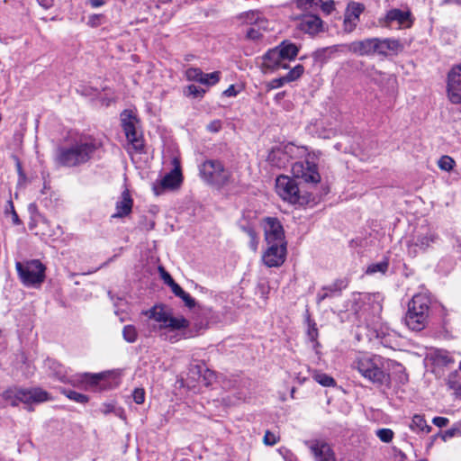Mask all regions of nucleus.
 <instances>
[{"instance_id":"1","label":"nucleus","mask_w":461,"mask_h":461,"mask_svg":"<svg viewBox=\"0 0 461 461\" xmlns=\"http://www.w3.org/2000/svg\"><path fill=\"white\" fill-rule=\"evenodd\" d=\"M294 177L287 176H279L276 181V189L279 196L293 204L303 205L309 201V198L301 194L297 179H301L306 184L316 185L321 181V175L318 172L317 166L308 160L304 162H296L292 167Z\"/></svg>"},{"instance_id":"2","label":"nucleus","mask_w":461,"mask_h":461,"mask_svg":"<svg viewBox=\"0 0 461 461\" xmlns=\"http://www.w3.org/2000/svg\"><path fill=\"white\" fill-rule=\"evenodd\" d=\"M102 142L92 136H80L56 149L55 161L62 167H74L87 163Z\"/></svg>"},{"instance_id":"3","label":"nucleus","mask_w":461,"mask_h":461,"mask_svg":"<svg viewBox=\"0 0 461 461\" xmlns=\"http://www.w3.org/2000/svg\"><path fill=\"white\" fill-rule=\"evenodd\" d=\"M351 366L366 380L375 385L388 386L391 383L390 374L384 370V358L379 355H358Z\"/></svg>"},{"instance_id":"4","label":"nucleus","mask_w":461,"mask_h":461,"mask_svg":"<svg viewBox=\"0 0 461 461\" xmlns=\"http://www.w3.org/2000/svg\"><path fill=\"white\" fill-rule=\"evenodd\" d=\"M142 314L160 323V330L167 329L172 331H181L182 337L185 339L192 338L198 333L197 330L193 332L192 330L188 329L190 322L187 319L183 316H173L171 311L164 304H155L149 310L142 312Z\"/></svg>"},{"instance_id":"5","label":"nucleus","mask_w":461,"mask_h":461,"mask_svg":"<svg viewBox=\"0 0 461 461\" xmlns=\"http://www.w3.org/2000/svg\"><path fill=\"white\" fill-rule=\"evenodd\" d=\"M3 397L5 401L9 402L12 406H17L20 402L31 405L32 403L37 404L51 400L50 393L40 387L10 388L4 392Z\"/></svg>"},{"instance_id":"6","label":"nucleus","mask_w":461,"mask_h":461,"mask_svg":"<svg viewBox=\"0 0 461 461\" xmlns=\"http://www.w3.org/2000/svg\"><path fill=\"white\" fill-rule=\"evenodd\" d=\"M15 267L21 281L26 286L40 285L45 279L46 267L38 259L25 263L16 262Z\"/></svg>"},{"instance_id":"7","label":"nucleus","mask_w":461,"mask_h":461,"mask_svg":"<svg viewBox=\"0 0 461 461\" xmlns=\"http://www.w3.org/2000/svg\"><path fill=\"white\" fill-rule=\"evenodd\" d=\"M201 177L210 185L222 186L229 183L230 172L227 170L219 160H205L199 167Z\"/></svg>"},{"instance_id":"8","label":"nucleus","mask_w":461,"mask_h":461,"mask_svg":"<svg viewBox=\"0 0 461 461\" xmlns=\"http://www.w3.org/2000/svg\"><path fill=\"white\" fill-rule=\"evenodd\" d=\"M121 122L127 140L132 145L136 151L141 152L144 145L141 135L137 131V117L132 112L125 110L121 114Z\"/></svg>"},{"instance_id":"9","label":"nucleus","mask_w":461,"mask_h":461,"mask_svg":"<svg viewBox=\"0 0 461 461\" xmlns=\"http://www.w3.org/2000/svg\"><path fill=\"white\" fill-rule=\"evenodd\" d=\"M174 168L161 179L158 186H154L155 194L159 195L166 189H175L180 185L183 177L180 163L177 158L173 159Z\"/></svg>"},{"instance_id":"10","label":"nucleus","mask_w":461,"mask_h":461,"mask_svg":"<svg viewBox=\"0 0 461 461\" xmlns=\"http://www.w3.org/2000/svg\"><path fill=\"white\" fill-rule=\"evenodd\" d=\"M447 91L451 103L461 104V64L454 66L449 71Z\"/></svg>"},{"instance_id":"11","label":"nucleus","mask_w":461,"mask_h":461,"mask_svg":"<svg viewBox=\"0 0 461 461\" xmlns=\"http://www.w3.org/2000/svg\"><path fill=\"white\" fill-rule=\"evenodd\" d=\"M348 51L358 56L379 55V38H368L352 41L347 45Z\"/></svg>"},{"instance_id":"12","label":"nucleus","mask_w":461,"mask_h":461,"mask_svg":"<svg viewBox=\"0 0 461 461\" xmlns=\"http://www.w3.org/2000/svg\"><path fill=\"white\" fill-rule=\"evenodd\" d=\"M268 248L263 254V261L268 267L281 266L286 256V244L267 243Z\"/></svg>"},{"instance_id":"13","label":"nucleus","mask_w":461,"mask_h":461,"mask_svg":"<svg viewBox=\"0 0 461 461\" xmlns=\"http://www.w3.org/2000/svg\"><path fill=\"white\" fill-rule=\"evenodd\" d=\"M267 243L286 244L283 226L276 218L267 217L264 225Z\"/></svg>"},{"instance_id":"14","label":"nucleus","mask_w":461,"mask_h":461,"mask_svg":"<svg viewBox=\"0 0 461 461\" xmlns=\"http://www.w3.org/2000/svg\"><path fill=\"white\" fill-rule=\"evenodd\" d=\"M305 444L311 449L316 461H336V456L331 447L321 439L306 441Z\"/></svg>"},{"instance_id":"15","label":"nucleus","mask_w":461,"mask_h":461,"mask_svg":"<svg viewBox=\"0 0 461 461\" xmlns=\"http://www.w3.org/2000/svg\"><path fill=\"white\" fill-rule=\"evenodd\" d=\"M263 66L271 70L278 68H288V64L285 61L283 57L280 55V51L276 46L273 49L268 50L263 56Z\"/></svg>"},{"instance_id":"16","label":"nucleus","mask_w":461,"mask_h":461,"mask_svg":"<svg viewBox=\"0 0 461 461\" xmlns=\"http://www.w3.org/2000/svg\"><path fill=\"white\" fill-rule=\"evenodd\" d=\"M347 287V283L342 279H337L332 284L323 286L316 295V303L320 304L330 297L339 296L341 291Z\"/></svg>"},{"instance_id":"17","label":"nucleus","mask_w":461,"mask_h":461,"mask_svg":"<svg viewBox=\"0 0 461 461\" xmlns=\"http://www.w3.org/2000/svg\"><path fill=\"white\" fill-rule=\"evenodd\" d=\"M104 374L91 375L88 373L68 376L66 374V381L61 383L69 384L74 387L81 388L85 384H97L99 381L104 377Z\"/></svg>"},{"instance_id":"18","label":"nucleus","mask_w":461,"mask_h":461,"mask_svg":"<svg viewBox=\"0 0 461 461\" xmlns=\"http://www.w3.org/2000/svg\"><path fill=\"white\" fill-rule=\"evenodd\" d=\"M425 359L435 366H447L454 363L453 357L447 350L432 348L427 354Z\"/></svg>"},{"instance_id":"19","label":"nucleus","mask_w":461,"mask_h":461,"mask_svg":"<svg viewBox=\"0 0 461 461\" xmlns=\"http://www.w3.org/2000/svg\"><path fill=\"white\" fill-rule=\"evenodd\" d=\"M298 27L305 33L315 34L321 31L322 21L316 14H305L301 18Z\"/></svg>"},{"instance_id":"20","label":"nucleus","mask_w":461,"mask_h":461,"mask_svg":"<svg viewBox=\"0 0 461 461\" xmlns=\"http://www.w3.org/2000/svg\"><path fill=\"white\" fill-rule=\"evenodd\" d=\"M404 322L409 329L415 331H420L426 327L428 317L427 315H422L417 312L408 309V312L404 317Z\"/></svg>"},{"instance_id":"21","label":"nucleus","mask_w":461,"mask_h":461,"mask_svg":"<svg viewBox=\"0 0 461 461\" xmlns=\"http://www.w3.org/2000/svg\"><path fill=\"white\" fill-rule=\"evenodd\" d=\"M133 201L131 197L129 190L122 193L121 200L116 203V212L113 214V218H122L131 213Z\"/></svg>"},{"instance_id":"22","label":"nucleus","mask_w":461,"mask_h":461,"mask_svg":"<svg viewBox=\"0 0 461 461\" xmlns=\"http://www.w3.org/2000/svg\"><path fill=\"white\" fill-rule=\"evenodd\" d=\"M404 49L403 43L400 40L386 38L379 39V55L387 56L389 52L399 53Z\"/></svg>"},{"instance_id":"23","label":"nucleus","mask_w":461,"mask_h":461,"mask_svg":"<svg viewBox=\"0 0 461 461\" xmlns=\"http://www.w3.org/2000/svg\"><path fill=\"white\" fill-rule=\"evenodd\" d=\"M408 309L429 317V299L423 294H416L409 303Z\"/></svg>"},{"instance_id":"24","label":"nucleus","mask_w":461,"mask_h":461,"mask_svg":"<svg viewBox=\"0 0 461 461\" xmlns=\"http://www.w3.org/2000/svg\"><path fill=\"white\" fill-rule=\"evenodd\" d=\"M276 47L285 62L294 59L300 50L299 46L288 40L281 41Z\"/></svg>"},{"instance_id":"25","label":"nucleus","mask_w":461,"mask_h":461,"mask_svg":"<svg viewBox=\"0 0 461 461\" xmlns=\"http://www.w3.org/2000/svg\"><path fill=\"white\" fill-rule=\"evenodd\" d=\"M45 366L49 370V375L56 378L57 380L62 382L66 381V367L52 358H48L45 361Z\"/></svg>"},{"instance_id":"26","label":"nucleus","mask_w":461,"mask_h":461,"mask_svg":"<svg viewBox=\"0 0 461 461\" xmlns=\"http://www.w3.org/2000/svg\"><path fill=\"white\" fill-rule=\"evenodd\" d=\"M307 131L310 134L321 139H330L335 134L334 130L326 129L323 126L322 121H316L314 122H312L307 127Z\"/></svg>"},{"instance_id":"27","label":"nucleus","mask_w":461,"mask_h":461,"mask_svg":"<svg viewBox=\"0 0 461 461\" xmlns=\"http://www.w3.org/2000/svg\"><path fill=\"white\" fill-rule=\"evenodd\" d=\"M410 429L416 433L423 434H429L432 429L431 426L427 424L424 417L420 414H415L412 417Z\"/></svg>"},{"instance_id":"28","label":"nucleus","mask_w":461,"mask_h":461,"mask_svg":"<svg viewBox=\"0 0 461 461\" xmlns=\"http://www.w3.org/2000/svg\"><path fill=\"white\" fill-rule=\"evenodd\" d=\"M438 237L435 232L429 231L425 234H420L417 236L415 246L419 247L420 249L425 250L432 243H435L438 240Z\"/></svg>"},{"instance_id":"29","label":"nucleus","mask_w":461,"mask_h":461,"mask_svg":"<svg viewBox=\"0 0 461 461\" xmlns=\"http://www.w3.org/2000/svg\"><path fill=\"white\" fill-rule=\"evenodd\" d=\"M365 6L361 3L351 2L348 4L346 12L345 18H349L350 20H354L359 22L360 14L364 12Z\"/></svg>"},{"instance_id":"30","label":"nucleus","mask_w":461,"mask_h":461,"mask_svg":"<svg viewBox=\"0 0 461 461\" xmlns=\"http://www.w3.org/2000/svg\"><path fill=\"white\" fill-rule=\"evenodd\" d=\"M410 19V13L400 9H392L386 14V21L389 23L397 22L399 25H403Z\"/></svg>"},{"instance_id":"31","label":"nucleus","mask_w":461,"mask_h":461,"mask_svg":"<svg viewBox=\"0 0 461 461\" xmlns=\"http://www.w3.org/2000/svg\"><path fill=\"white\" fill-rule=\"evenodd\" d=\"M59 392L66 395L69 400L79 402V403H86L89 401V398L87 395L83 394L81 393H77L73 390L66 389L63 387L59 388Z\"/></svg>"},{"instance_id":"32","label":"nucleus","mask_w":461,"mask_h":461,"mask_svg":"<svg viewBox=\"0 0 461 461\" xmlns=\"http://www.w3.org/2000/svg\"><path fill=\"white\" fill-rule=\"evenodd\" d=\"M388 267H389V260H388V258H385L380 262L370 264L367 267L366 273L367 275H373L375 273L385 274L388 270Z\"/></svg>"},{"instance_id":"33","label":"nucleus","mask_w":461,"mask_h":461,"mask_svg":"<svg viewBox=\"0 0 461 461\" xmlns=\"http://www.w3.org/2000/svg\"><path fill=\"white\" fill-rule=\"evenodd\" d=\"M337 50L335 46L321 48L313 52V58L316 61L323 62Z\"/></svg>"},{"instance_id":"34","label":"nucleus","mask_w":461,"mask_h":461,"mask_svg":"<svg viewBox=\"0 0 461 461\" xmlns=\"http://www.w3.org/2000/svg\"><path fill=\"white\" fill-rule=\"evenodd\" d=\"M448 387L455 391L456 394H459L461 391L460 375L457 370L452 372L447 382Z\"/></svg>"},{"instance_id":"35","label":"nucleus","mask_w":461,"mask_h":461,"mask_svg":"<svg viewBox=\"0 0 461 461\" xmlns=\"http://www.w3.org/2000/svg\"><path fill=\"white\" fill-rule=\"evenodd\" d=\"M298 9L310 11L315 9L322 3V0H293Z\"/></svg>"},{"instance_id":"36","label":"nucleus","mask_w":461,"mask_h":461,"mask_svg":"<svg viewBox=\"0 0 461 461\" xmlns=\"http://www.w3.org/2000/svg\"><path fill=\"white\" fill-rule=\"evenodd\" d=\"M122 337L128 343H134L138 339V331L133 325H125L122 329Z\"/></svg>"},{"instance_id":"37","label":"nucleus","mask_w":461,"mask_h":461,"mask_svg":"<svg viewBox=\"0 0 461 461\" xmlns=\"http://www.w3.org/2000/svg\"><path fill=\"white\" fill-rule=\"evenodd\" d=\"M304 72V68L303 65L298 64L294 66L289 72L284 76L285 79L287 83L294 82L300 78Z\"/></svg>"},{"instance_id":"38","label":"nucleus","mask_w":461,"mask_h":461,"mask_svg":"<svg viewBox=\"0 0 461 461\" xmlns=\"http://www.w3.org/2000/svg\"><path fill=\"white\" fill-rule=\"evenodd\" d=\"M307 336L309 339L314 343V347L319 345V342L317 340L319 332L316 326V323L308 318V330H307Z\"/></svg>"},{"instance_id":"39","label":"nucleus","mask_w":461,"mask_h":461,"mask_svg":"<svg viewBox=\"0 0 461 461\" xmlns=\"http://www.w3.org/2000/svg\"><path fill=\"white\" fill-rule=\"evenodd\" d=\"M242 17L244 18L245 22L249 25H255L258 21L259 23L261 22L263 23H267V19L261 16L258 13L253 11L246 13Z\"/></svg>"},{"instance_id":"40","label":"nucleus","mask_w":461,"mask_h":461,"mask_svg":"<svg viewBox=\"0 0 461 461\" xmlns=\"http://www.w3.org/2000/svg\"><path fill=\"white\" fill-rule=\"evenodd\" d=\"M205 93L203 88L190 85L184 89V95L185 96H192L194 98H202Z\"/></svg>"},{"instance_id":"41","label":"nucleus","mask_w":461,"mask_h":461,"mask_svg":"<svg viewBox=\"0 0 461 461\" xmlns=\"http://www.w3.org/2000/svg\"><path fill=\"white\" fill-rule=\"evenodd\" d=\"M185 77L189 81L201 83L203 72L198 68H189L185 70Z\"/></svg>"},{"instance_id":"42","label":"nucleus","mask_w":461,"mask_h":461,"mask_svg":"<svg viewBox=\"0 0 461 461\" xmlns=\"http://www.w3.org/2000/svg\"><path fill=\"white\" fill-rule=\"evenodd\" d=\"M314 380L323 386H334L336 384L335 380L324 373H316L313 376Z\"/></svg>"},{"instance_id":"43","label":"nucleus","mask_w":461,"mask_h":461,"mask_svg":"<svg viewBox=\"0 0 461 461\" xmlns=\"http://www.w3.org/2000/svg\"><path fill=\"white\" fill-rule=\"evenodd\" d=\"M220 76L221 73L219 71H214L209 74L203 73L201 83L206 86H213L219 82Z\"/></svg>"},{"instance_id":"44","label":"nucleus","mask_w":461,"mask_h":461,"mask_svg":"<svg viewBox=\"0 0 461 461\" xmlns=\"http://www.w3.org/2000/svg\"><path fill=\"white\" fill-rule=\"evenodd\" d=\"M455 164V160L447 155L442 156L438 161L439 168L445 171H450L454 167Z\"/></svg>"},{"instance_id":"45","label":"nucleus","mask_w":461,"mask_h":461,"mask_svg":"<svg viewBox=\"0 0 461 461\" xmlns=\"http://www.w3.org/2000/svg\"><path fill=\"white\" fill-rule=\"evenodd\" d=\"M246 36L249 40L259 41L262 39L263 33L260 32V28H258L256 25H250L246 32Z\"/></svg>"},{"instance_id":"46","label":"nucleus","mask_w":461,"mask_h":461,"mask_svg":"<svg viewBox=\"0 0 461 461\" xmlns=\"http://www.w3.org/2000/svg\"><path fill=\"white\" fill-rule=\"evenodd\" d=\"M376 436L384 443H389L393 438V432L390 429H379L376 430Z\"/></svg>"},{"instance_id":"47","label":"nucleus","mask_w":461,"mask_h":461,"mask_svg":"<svg viewBox=\"0 0 461 461\" xmlns=\"http://www.w3.org/2000/svg\"><path fill=\"white\" fill-rule=\"evenodd\" d=\"M285 84H287V82H286V80L285 79V77L283 76V77H277V78H274L271 81H269L267 84V91H270L272 89L282 87Z\"/></svg>"},{"instance_id":"48","label":"nucleus","mask_w":461,"mask_h":461,"mask_svg":"<svg viewBox=\"0 0 461 461\" xmlns=\"http://www.w3.org/2000/svg\"><path fill=\"white\" fill-rule=\"evenodd\" d=\"M279 440V438L273 432L269 431V430H267L265 435H264V438H263V442L265 445L267 446H274L275 444H276Z\"/></svg>"},{"instance_id":"49","label":"nucleus","mask_w":461,"mask_h":461,"mask_svg":"<svg viewBox=\"0 0 461 461\" xmlns=\"http://www.w3.org/2000/svg\"><path fill=\"white\" fill-rule=\"evenodd\" d=\"M133 401L137 404H141L145 401V391L142 388H136L132 393Z\"/></svg>"},{"instance_id":"50","label":"nucleus","mask_w":461,"mask_h":461,"mask_svg":"<svg viewBox=\"0 0 461 461\" xmlns=\"http://www.w3.org/2000/svg\"><path fill=\"white\" fill-rule=\"evenodd\" d=\"M177 297L183 300L186 307L192 309L195 306V300L185 291H183V294L178 295Z\"/></svg>"},{"instance_id":"51","label":"nucleus","mask_w":461,"mask_h":461,"mask_svg":"<svg viewBox=\"0 0 461 461\" xmlns=\"http://www.w3.org/2000/svg\"><path fill=\"white\" fill-rule=\"evenodd\" d=\"M103 14H92L88 17L87 24L91 27H97L102 24Z\"/></svg>"},{"instance_id":"52","label":"nucleus","mask_w":461,"mask_h":461,"mask_svg":"<svg viewBox=\"0 0 461 461\" xmlns=\"http://www.w3.org/2000/svg\"><path fill=\"white\" fill-rule=\"evenodd\" d=\"M322 12L326 14H330L335 9V2L333 0H329L320 4Z\"/></svg>"},{"instance_id":"53","label":"nucleus","mask_w":461,"mask_h":461,"mask_svg":"<svg viewBox=\"0 0 461 461\" xmlns=\"http://www.w3.org/2000/svg\"><path fill=\"white\" fill-rule=\"evenodd\" d=\"M158 270L160 273V276L166 285L169 286L171 284L175 282L171 275L167 271H166L164 267H159Z\"/></svg>"},{"instance_id":"54","label":"nucleus","mask_w":461,"mask_h":461,"mask_svg":"<svg viewBox=\"0 0 461 461\" xmlns=\"http://www.w3.org/2000/svg\"><path fill=\"white\" fill-rule=\"evenodd\" d=\"M357 23L358 22H357V21L350 20L349 18H345L344 17V23H343L344 31L347 32H353L355 30V28L357 27Z\"/></svg>"},{"instance_id":"55","label":"nucleus","mask_w":461,"mask_h":461,"mask_svg":"<svg viewBox=\"0 0 461 461\" xmlns=\"http://www.w3.org/2000/svg\"><path fill=\"white\" fill-rule=\"evenodd\" d=\"M215 378H216V375H215L214 372H212L209 369L205 370L203 379L204 384L206 386L212 384V383L215 380Z\"/></svg>"},{"instance_id":"56","label":"nucleus","mask_w":461,"mask_h":461,"mask_svg":"<svg viewBox=\"0 0 461 461\" xmlns=\"http://www.w3.org/2000/svg\"><path fill=\"white\" fill-rule=\"evenodd\" d=\"M448 422H449L448 419H447L445 417H435L432 420V423L438 428L447 426L448 424Z\"/></svg>"},{"instance_id":"57","label":"nucleus","mask_w":461,"mask_h":461,"mask_svg":"<svg viewBox=\"0 0 461 461\" xmlns=\"http://www.w3.org/2000/svg\"><path fill=\"white\" fill-rule=\"evenodd\" d=\"M458 431L459 430L457 429H449L444 432L438 433V435H440L444 441H447L448 438L454 437Z\"/></svg>"},{"instance_id":"58","label":"nucleus","mask_w":461,"mask_h":461,"mask_svg":"<svg viewBox=\"0 0 461 461\" xmlns=\"http://www.w3.org/2000/svg\"><path fill=\"white\" fill-rule=\"evenodd\" d=\"M169 287L171 288V291L172 293L177 297L178 295H181L183 294V291L184 289L176 282H174L173 284H171L169 285Z\"/></svg>"},{"instance_id":"59","label":"nucleus","mask_w":461,"mask_h":461,"mask_svg":"<svg viewBox=\"0 0 461 461\" xmlns=\"http://www.w3.org/2000/svg\"><path fill=\"white\" fill-rule=\"evenodd\" d=\"M238 95V90H236L233 85L230 86L225 91H223V95L227 97H234Z\"/></svg>"},{"instance_id":"60","label":"nucleus","mask_w":461,"mask_h":461,"mask_svg":"<svg viewBox=\"0 0 461 461\" xmlns=\"http://www.w3.org/2000/svg\"><path fill=\"white\" fill-rule=\"evenodd\" d=\"M240 229L249 237V236H253L256 231L254 230V228L249 225V224H247V225H241L240 226Z\"/></svg>"},{"instance_id":"61","label":"nucleus","mask_w":461,"mask_h":461,"mask_svg":"<svg viewBox=\"0 0 461 461\" xmlns=\"http://www.w3.org/2000/svg\"><path fill=\"white\" fill-rule=\"evenodd\" d=\"M249 238H250L249 247L252 250L256 251L258 249V244L257 233H255L253 236H249Z\"/></svg>"},{"instance_id":"62","label":"nucleus","mask_w":461,"mask_h":461,"mask_svg":"<svg viewBox=\"0 0 461 461\" xmlns=\"http://www.w3.org/2000/svg\"><path fill=\"white\" fill-rule=\"evenodd\" d=\"M39 5L45 9H49L53 5L54 0H37Z\"/></svg>"},{"instance_id":"63","label":"nucleus","mask_w":461,"mask_h":461,"mask_svg":"<svg viewBox=\"0 0 461 461\" xmlns=\"http://www.w3.org/2000/svg\"><path fill=\"white\" fill-rule=\"evenodd\" d=\"M15 161H16V169H17L18 175L20 176V177L24 178L25 175L23 173L21 161H20V159L17 157H15Z\"/></svg>"},{"instance_id":"64","label":"nucleus","mask_w":461,"mask_h":461,"mask_svg":"<svg viewBox=\"0 0 461 461\" xmlns=\"http://www.w3.org/2000/svg\"><path fill=\"white\" fill-rule=\"evenodd\" d=\"M284 458L285 461H297V457L289 450H285Z\"/></svg>"}]
</instances>
